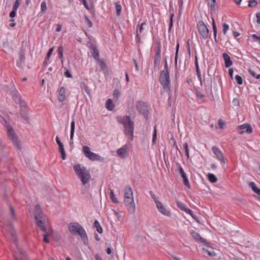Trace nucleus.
I'll list each match as a JSON object with an SVG mask.
<instances>
[{
	"label": "nucleus",
	"instance_id": "obj_43",
	"mask_svg": "<svg viewBox=\"0 0 260 260\" xmlns=\"http://www.w3.org/2000/svg\"><path fill=\"white\" fill-rule=\"evenodd\" d=\"M57 52L59 55V57L60 59L63 58V47L62 46H59L57 49Z\"/></svg>",
	"mask_w": 260,
	"mask_h": 260
},
{
	"label": "nucleus",
	"instance_id": "obj_48",
	"mask_svg": "<svg viewBox=\"0 0 260 260\" xmlns=\"http://www.w3.org/2000/svg\"><path fill=\"white\" fill-rule=\"evenodd\" d=\"M249 73L255 79H258L260 78V74L257 75L255 72L252 70H248Z\"/></svg>",
	"mask_w": 260,
	"mask_h": 260
},
{
	"label": "nucleus",
	"instance_id": "obj_26",
	"mask_svg": "<svg viewBox=\"0 0 260 260\" xmlns=\"http://www.w3.org/2000/svg\"><path fill=\"white\" fill-rule=\"evenodd\" d=\"M75 123L74 120H73L71 123V133H70V145L71 147L73 145V137L75 132Z\"/></svg>",
	"mask_w": 260,
	"mask_h": 260
},
{
	"label": "nucleus",
	"instance_id": "obj_2",
	"mask_svg": "<svg viewBox=\"0 0 260 260\" xmlns=\"http://www.w3.org/2000/svg\"><path fill=\"white\" fill-rule=\"evenodd\" d=\"M73 169L83 185H85L88 182L91 178V175L89 171L85 167H81L80 165L78 164L74 165Z\"/></svg>",
	"mask_w": 260,
	"mask_h": 260
},
{
	"label": "nucleus",
	"instance_id": "obj_19",
	"mask_svg": "<svg viewBox=\"0 0 260 260\" xmlns=\"http://www.w3.org/2000/svg\"><path fill=\"white\" fill-rule=\"evenodd\" d=\"M45 217H46L43 210L41 209L40 206L39 205H37L36 206V210L35 212V219H42Z\"/></svg>",
	"mask_w": 260,
	"mask_h": 260
},
{
	"label": "nucleus",
	"instance_id": "obj_52",
	"mask_svg": "<svg viewBox=\"0 0 260 260\" xmlns=\"http://www.w3.org/2000/svg\"><path fill=\"white\" fill-rule=\"evenodd\" d=\"M20 5V1L19 0H16L13 6V9L17 10L18 8L19 7Z\"/></svg>",
	"mask_w": 260,
	"mask_h": 260
},
{
	"label": "nucleus",
	"instance_id": "obj_46",
	"mask_svg": "<svg viewBox=\"0 0 260 260\" xmlns=\"http://www.w3.org/2000/svg\"><path fill=\"white\" fill-rule=\"evenodd\" d=\"M47 10L46 3L45 1L42 2L41 5V12L44 13Z\"/></svg>",
	"mask_w": 260,
	"mask_h": 260
},
{
	"label": "nucleus",
	"instance_id": "obj_50",
	"mask_svg": "<svg viewBox=\"0 0 260 260\" xmlns=\"http://www.w3.org/2000/svg\"><path fill=\"white\" fill-rule=\"evenodd\" d=\"M178 4H179L178 15H180L181 14V11L183 9V0H178Z\"/></svg>",
	"mask_w": 260,
	"mask_h": 260
},
{
	"label": "nucleus",
	"instance_id": "obj_60",
	"mask_svg": "<svg viewBox=\"0 0 260 260\" xmlns=\"http://www.w3.org/2000/svg\"><path fill=\"white\" fill-rule=\"evenodd\" d=\"M218 124L219 127L222 129L223 128V126L225 125V122L223 121H222V120L219 119L218 120Z\"/></svg>",
	"mask_w": 260,
	"mask_h": 260
},
{
	"label": "nucleus",
	"instance_id": "obj_36",
	"mask_svg": "<svg viewBox=\"0 0 260 260\" xmlns=\"http://www.w3.org/2000/svg\"><path fill=\"white\" fill-rule=\"evenodd\" d=\"M98 71V67L95 66V69H91V71L89 72L90 77L92 79V80L96 79V72Z\"/></svg>",
	"mask_w": 260,
	"mask_h": 260
},
{
	"label": "nucleus",
	"instance_id": "obj_14",
	"mask_svg": "<svg viewBox=\"0 0 260 260\" xmlns=\"http://www.w3.org/2000/svg\"><path fill=\"white\" fill-rule=\"evenodd\" d=\"M191 235L192 237L199 243H201L207 245L209 246L211 245L210 242H208L206 239L203 238L201 235L194 231H192L191 232Z\"/></svg>",
	"mask_w": 260,
	"mask_h": 260
},
{
	"label": "nucleus",
	"instance_id": "obj_56",
	"mask_svg": "<svg viewBox=\"0 0 260 260\" xmlns=\"http://www.w3.org/2000/svg\"><path fill=\"white\" fill-rule=\"evenodd\" d=\"M120 94V92L117 89H115L113 91V95L114 98L118 99Z\"/></svg>",
	"mask_w": 260,
	"mask_h": 260
},
{
	"label": "nucleus",
	"instance_id": "obj_62",
	"mask_svg": "<svg viewBox=\"0 0 260 260\" xmlns=\"http://www.w3.org/2000/svg\"><path fill=\"white\" fill-rule=\"evenodd\" d=\"M149 193H150V195L151 196V197L153 199V200L155 202V204H156V202L158 201L156 199V198L155 197V196L154 193H153V192L152 191H150L149 192Z\"/></svg>",
	"mask_w": 260,
	"mask_h": 260
},
{
	"label": "nucleus",
	"instance_id": "obj_38",
	"mask_svg": "<svg viewBox=\"0 0 260 260\" xmlns=\"http://www.w3.org/2000/svg\"><path fill=\"white\" fill-rule=\"evenodd\" d=\"M216 0H207V5L212 11L215 10Z\"/></svg>",
	"mask_w": 260,
	"mask_h": 260
},
{
	"label": "nucleus",
	"instance_id": "obj_10",
	"mask_svg": "<svg viewBox=\"0 0 260 260\" xmlns=\"http://www.w3.org/2000/svg\"><path fill=\"white\" fill-rule=\"evenodd\" d=\"M125 206L127 207L128 211L131 214L135 212V204L133 197L125 198L124 200Z\"/></svg>",
	"mask_w": 260,
	"mask_h": 260
},
{
	"label": "nucleus",
	"instance_id": "obj_49",
	"mask_svg": "<svg viewBox=\"0 0 260 260\" xmlns=\"http://www.w3.org/2000/svg\"><path fill=\"white\" fill-rule=\"evenodd\" d=\"M56 141L57 144L59 146V151L62 149H64L63 145V144L60 142L59 138L58 136H56Z\"/></svg>",
	"mask_w": 260,
	"mask_h": 260
},
{
	"label": "nucleus",
	"instance_id": "obj_1",
	"mask_svg": "<svg viewBox=\"0 0 260 260\" xmlns=\"http://www.w3.org/2000/svg\"><path fill=\"white\" fill-rule=\"evenodd\" d=\"M118 122L123 125L125 135L126 136L129 137L131 141L133 140L134 123L131 120L130 116L127 115L124 116L120 120H118Z\"/></svg>",
	"mask_w": 260,
	"mask_h": 260
},
{
	"label": "nucleus",
	"instance_id": "obj_57",
	"mask_svg": "<svg viewBox=\"0 0 260 260\" xmlns=\"http://www.w3.org/2000/svg\"><path fill=\"white\" fill-rule=\"evenodd\" d=\"M141 38L139 34L138 28L136 30V41L137 43H141Z\"/></svg>",
	"mask_w": 260,
	"mask_h": 260
},
{
	"label": "nucleus",
	"instance_id": "obj_13",
	"mask_svg": "<svg viewBox=\"0 0 260 260\" xmlns=\"http://www.w3.org/2000/svg\"><path fill=\"white\" fill-rule=\"evenodd\" d=\"M212 150L213 153L216 156V158L220 161L221 164L224 165L225 162L224 155L219 148L217 146H214L212 147Z\"/></svg>",
	"mask_w": 260,
	"mask_h": 260
},
{
	"label": "nucleus",
	"instance_id": "obj_64",
	"mask_svg": "<svg viewBox=\"0 0 260 260\" xmlns=\"http://www.w3.org/2000/svg\"><path fill=\"white\" fill-rule=\"evenodd\" d=\"M256 22L258 24H260V13L258 12L256 14Z\"/></svg>",
	"mask_w": 260,
	"mask_h": 260
},
{
	"label": "nucleus",
	"instance_id": "obj_12",
	"mask_svg": "<svg viewBox=\"0 0 260 260\" xmlns=\"http://www.w3.org/2000/svg\"><path fill=\"white\" fill-rule=\"evenodd\" d=\"M11 94L16 104H18L20 106L25 103L24 100L22 99L18 91L15 88L11 90Z\"/></svg>",
	"mask_w": 260,
	"mask_h": 260
},
{
	"label": "nucleus",
	"instance_id": "obj_15",
	"mask_svg": "<svg viewBox=\"0 0 260 260\" xmlns=\"http://www.w3.org/2000/svg\"><path fill=\"white\" fill-rule=\"evenodd\" d=\"M178 170L180 175L181 176L183 179V182L184 185L188 188L190 189L191 186L189 183V180L187 177L186 174L185 173L183 169L181 166H179L178 168Z\"/></svg>",
	"mask_w": 260,
	"mask_h": 260
},
{
	"label": "nucleus",
	"instance_id": "obj_37",
	"mask_svg": "<svg viewBox=\"0 0 260 260\" xmlns=\"http://www.w3.org/2000/svg\"><path fill=\"white\" fill-rule=\"evenodd\" d=\"M109 198L114 203L117 204L119 203V201L115 196L114 191L111 189H110Z\"/></svg>",
	"mask_w": 260,
	"mask_h": 260
},
{
	"label": "nucleus",
	"instance_id": "obj_24",
	"mask_svg": "<svg viewBox=\"0 0 260 260\" xmlns=\"http://www.w3.org/2000/svg\"><path fill=\"white\" fill-rule=\"evenodd\" d=\"M194 64H195V67H196L197 75L199 80L200 81V85L202 86L203 84V82H202V77H201V72H200L199 64H198V58H197V56H196V57H195V63Z\"/></svg>",
	"mask_w": 260,
	"mask_h": 260
},
{
	"label": "nucleus",
	"instance_id": "obj_18",
	"mask_svg": "<svg viewBox=\"0 0 260 260\" xmlns=\"http://www.w3.org/2000/svg\"><path fill=\"white\" fill-rule=\"evenodd\" d=\"M156 207L158 211L163 215L170 217L171 216L170 212L168 210L160 201H157L156 204Z\"/></svg>",
	"mask_w": 260,
	"mask_h": 260
},
{
	"label": "nucleus",
	"instance_id": "obj_42",
	"mask_svg": "<svg viewBox=\"0 0 260 260\" xmlns=\"http://www.w3.org/2000/svg\"><path fill=\"white\" fill-rule=\"evenodd\" d=\"M156 138H157V131L156 127H154V130L153 132V135H152V144H155L156 143Z\"/></svg>",
	"mask_w": 260,
	"mask_h": 260
},
{
	"label": "nucleus",
	"instance_id": "obj_4",
	"mask_svg": "<svg viewBox=\"0 0 260 260\" xmlns=\"http://www.w3.org/2000/svg\"><path fill=\"white\" fill-rule=\"evenodd\" d=\"M159 81L164 89L170 90L171 80L169 71H161L160 72Z\"/></svg>",
	"mask_w": 260,
	"mask_h": 260
},
{
	"label": "nucleus",
	"instance_id": "obj_32",
	"mask_svg": "<svg viewBox=\"0 0 260 260\" xmlns=\"http://www.w3.org/2000/svg\"><path fill=\"white\" fill-rule=\"evenodd\" d=\"M248 185L254 192L260 196V188H258L256 186V184L254 182H249Z\"/></svg>",
	"mask_w": 260,
	"mask_h": 260
},
{
	"label": "nucleus",
	"instance_id": "obj_61",
	"mask_svg": "<svg viewBox=\"0 0 260 260\" xmlns=\"http://www.w3.org/2000/svg\"><path fill=\"white\" fill-rule=\"evenodd\" d=\"M59 151L61 153L62 159L63 160H65L66 159V154L64 149L60 150Z\"/></svg>",
	"mask_w": 260,
	"mask_h": 260
},
{
	"label": "nucleus",
	"instance_id": "obj_41",
	"mask_svg": "<svg viewBox=\"0 0 260 260\" xmlns=\"http://www.w3.org/2000/svg\"><path fill=\"white\" fill-rule=\"evenodd\" d=\"M106 245L107 246L106 249L105 250L107 253L109 255H111L112 256L114 254V251L113 249L109 246V244L108 243H106Z\"/></svg>",
	"mask_w": 260,
	"mask_h": 260
},
{
	"label": "nucleus",
	"instance_id": "obj_45",
	"mask_svg": "<svg viewBox=\"0 0 260 260\" xmlns=\"http://www.w3.org/2000/svg\"><path fill=\"white\" fill-rule=\"evenodd\" d=\"M235 78L238 85H242L243 84V79L241 76L236 75Z\"/></svg>",
	"mask_w": 260,
	"mask_h": 260
},
{
	"label": "nucleus",
	"instance_id": "obj_58",
	"mask_svg": "<svg viewBox=\"0 0 260 260\" xmlns=\"http://www.w3.org/2000/svg\"><path fill=\"white\" fill-rule=\"evenodd\" d=\"M64 76L67 78H72L73 76L70 71L68 69L66 70V71L64 72Z\"/></svg>",
	"mask_w": 260,
	"mask_h": 260
},
{
	"label": "nucleus",
	"instance_id": "obj_3",
	"mask_svg": "<svg viewBox=\"0 0 260 260\" xmlns=\"http://www.w3.org/2000/svg\"><path fill=\"white\" fill-rule=\"evenodd\" d=\"M70 232L74 235H79L81 239L84 241H87V236L85 231L83 227L78 222L71 223L69 225Z\"/></svg>",
	"mask_w": 260,
	"mask_h": 260
},
{
	"label": "nucleus",
	"instance_id": "obj_21",
	"mask_svg": "<svg viewBox=\"0 0 260 260\" xmlns=\"http://www.w3.org/2000/svg\"><path fill=\"white\" fill-rule=\"evenodd\" d=\"M179 49V43H177V45H176V48L175 62H174V66H175V68L176 69L175 74L176 79L177 78L178 76H179V71L177 69V59H178V57Z\"/></svg>",
	"mask_w": 260,
	"mask_h": 260
},
{
	"label": "nucleus",
	"instance_id": "obj_34",
	"mask_svg": "<svg viewBox=\"0 0 260 260\" xmlns=\"http://www.w3.org/2000/svg\"><path fill=\"white\" fill-rule=\"evenodd\" d=\"M207 178L208 179V180L211 182V183H215L217 181V177L215 176V175L213 174H212V173H209L208 174H207Z\"/></svg>",
	"mask_w": 260,
	"mask_h": 260
},
{
	"label": "nucleus",
	"instance_id": "obj_11",
	"mask_svg": "<svg viewBox=\"0 0 260 260\" xmlns=\"http://www.w3.org/2000/svg\"><path fill=\"white\" fill-rule=\"evenodd\" d=\"M82 151L85 156L90 160H98V154L91 152L90 148L87 146H83L82 147Z\"/></svg>",
	"mask_w": 260,
	"mask_h": 260
},
{
	"label": "nucleus",
	"instance_id": "obj_54",
	"mask_svg": "<svg viewBox=\"0 0 260 260\" xmlns=\"http://www.w3.org/2000/svg\"><path fill=\"white\" fill-rule=\"evenodd\" d=\"M251 37L253 39V41L255 42H257L260 45V37L257 36L256 34H253L251 35Z\"/></svg>",
	"mask_w": 260,
	"mask_h": 260
},
{
	"label": "nucleus",
	"instance_id": "obj_9",
	"mask_svg": "<svg viewBox=\"0 0 260 260\" xmlns=\"http://www.w3.org/2000/svg\"><path fill=\"white\" fill-rule=\"evenodd\" d=\"M99 66L100 68L101 71H102L104 76L107 77H109L111 74V70L107 64L106 61L103 59L99 57Z\"/></svg>",
	"mask_w": 260,
	"mask_h": 260
},
{
	"label": "nucleus",
	"instance_id": "obj_63",
	"mask_svg": "<svg viewBox=\"0 0 260 260\" xmlns=\"http://www.w3.org/2000/svg\"><path fill=\"white\" fill-rule=\"evenodd\" d=\"M207 252L209 256H213L216 255V253L213 249H211L210 250H207Z\"/></svg>",
	"mask_w": 260,
	"mask_h": 260
},
{
	"label": "nucleus",
	"instance_id": "obj_31",
	"mask_svg": "<svg viewBox=\"0 0 260 260\" xmlns=\"http://www.w3.org/2000/svg\"><path fill=\"white\" fill-rule=\"evenodd\" d=\"M133 197L132 189L129 185H126L124 187V198Z\"/></svg>",
	"mask_w": 260,
	"mask_h": 260
},
{
	"label": "nucleus",
	"instance_id": "obj_6",
	"mask_svg": "<svg viewBox=\"0 0 260 260\" xmlns=\"http://www.w3.org/2000/svg\"><path fill=\"white\" fill-rule=\"evenodd\" d=\"M197 27L200 36L203 39L205 40L210 37L209 29L203 21H199Z\"/></svg>",
	"mask_w": 260,
	"mask_h": 260
},
{
	"label": "nucleus",
	"instance_id": "obj_20",
	"mask_svg": "<svg viewBox=\"0 0 260 260\" xmlns=\"http://www.w3.org/2000/svg\"><path fill=\"white\" fill-rule=\"evenodd\" d=\"M35 220L36 221L37 225L40 228V230L44 232H47V229L45 227L46 217L43 218L42 219L41 218Z\"/></svg>",
	"mask_w": 260,
	"mask_h": 260
},
{
	"label": "nucleus",
	"instance_id": "obj_30",
	"mask_svg": "<svg viewBox=\"0 0 260 260\" xmlns=\"http://www.w3.org/2000/svg\"><path fill=\"white\" fill-rule=\"evenodd\" d=\"M212 28H213V36H214V41L216 44H218V41L217 39V26H216L215 20L213 18H212Z\"/></svg>",
	"mask_w": 260,
	"mask_h": 260
},
{
	"label": "nucleus",
	"instance_id": "obj_59",
	"mask_svg": "<svg viewBox=\"0 0 260 260\" xmlns=\"http://www.w3.org/2000/svg\"><path fill=\"white\" fill-rule=\"evenodd\" d=\"M16 10L13 9L12 11L10 13L9 16L10 17L13 18L16 15Z\"/></svg>",
	"mask_w": 260,
	"mask_h": 260
},
{
	"label": "nucleus",
	"instance_id": "obj_35",
	"mask_svg": "<svg viewBox=\"0 0 260 260\" xmlns=\"http://www.w3.org/2000/svg\"><path fill=\"white\" fill-rule=\"evenodd\" d=\"M115 7L116 9V15L119 16L121 14L122 7L119 2H116L115 3Z\"/></svg>",
	"mask_w": 260,
	"mask_h": 260
},
{
	"label": "nucleus",
	"instance_id": "obj_25",
	"mask_svg": "<svg viewBox=\"0 0 260 260\" xmlns=\"http://www.w3.org/2000/svg\"><path fill=\"white\" fill-rule=\"evenodd\" d=\"M66 89L64 87H61L58 92V100L59 102H62L64 101L66 99Z\"/></svg>",
	"mask_w": 260,
	"mask_h": 260
},
{
	"label": "nucleus",
	"instance_id": "obj_29",
	"mask_svg": "<svg viewBox=\"0 0 260 260\" xmlns=\"http://www.w3.org/2000/svg\"><path fill=\"white\" fill-rule=\"evenodd\" d=\"M25 59V52L23 49H21L19 53V59L17 62L18 67L22 66V63H24Z\"/></svg>",
	"mask_w": 260,
	"mask_h": 260
},
{
	"label": "nucleus",
	"instance_id": "obj_22",
	"mask_svg": "<svg viewBox=\"0 0 260 260\" xmlns=\"http://www.w3.org/2000/svg\"><path fill=\"white\" fill-rule=\"evenodd\" d=\"M238 127L240 130H245V132L248 134L252 133L253 129L250 124L245 123L242 125H239Z\"/></svg>",
	"mask_w": 260,
	"mask_h": 260
},
{
	"label": "nucleus",
	"instance_id": "obj_33",
	"mask_svg": "<svg viewBox=\"0 0 260 260\" xmlns=\"http://www.w3.org/2000/svg\"><path fill=\"white\" fill-rule=\"evenodd\" d=\"M114 105L111 99H108L106 102V107L109 111H113L114 108Z\"/></svg>",
	"mask_w": 260,
	"mask_h": 260
},
{
	"label": "nucleus",
	"instance_id": "obj_17",
	"mask_svg": "<svg viewBox=\"0 0 260 260\" xmlns=\"http://www.w3.org/2000/svg\"><path fill=\"white\" fill-rule=\"evenodd\" d=\"M128 147L126 145H123L117 150V154L121 158H124L127 156Z\"/></svg>",
	"mask_w": 260,
	"mask_h": 260
},
{
	"label": "nucleus",
	"instance_id": "obj_55",
	"mask_svg": "<svg viewBox=\"0 0 260 260\" xmlns=\"http://www.w3.org/2000/svg\"><path fill=\"white\" fill-rule=\"evenodd\" d=\"M173 17H174V13H172L170 15V22H169V28L171 29L173 25Z\"/></svg>",
	"mask_w": 260,
	"mask_h": 260
},
{
	"label": "nucleus",
	"instance_id": "obj_39",
	"mask_svg": "<svg viewBox=\"0 0 260 260\" xmlns=\"http://www.w3.org/2000/svg\"><path fill=\"white\" fill-rule=\"evenodd\" d=\"M176 205L178 208H179L182 211H185L187 207L181 202H177Z\"/></svg>",
	"mask_w": 260,
	"mask_h": 260
},
{
	"label": "nucleus",
	"instance_id": "obj_5",
	"mask_svg": "<svg viewBox=\"0 0 260 260\" xmlns=\"http://www.w3.org/2000/svg\"><path fill=\"white\" fill-rule=\"evenodd\" d=\"M136 107L139 114L143 115L146 119L149 118L148 105L146 102L141 101H138L136 103Z\"/></svg>",
	"mask_w": 260,
	"mask_h": 260
},
{
	"label": "nucleus",
	"instance_id": "obj_23",
	"mask_svg": "<svg viewBox=\"0 0 260 260\" xmlns=\"http://www.w3.org/2000/svg\"><path fill=\"white\" fill-rule=\"evenodd\" d=\"M222 57L224 61L225 67L226 68H229L233 64V61L228 53H223Z\"/></svg>",
	"mask_w": 260,
	"mask_h": 260
},
{
	"label": "nucleus",
	"instance_id": "obj_53",
	"mask_svg": "<svg viewBox=\"0 0 260 260\" xmlns=\"http://www.w3.org/2000/svg\"><path fill=\"white\" fill-rule=\"evenodd\" d=\"M222 26H223V29H222L223 33L224 35H226L227 31L229 29V26L228 24L224 23L223 24Z\"/></svg>",
	"mask_w": 260,
	"mask_h": 260
},
{
	"label": "nucleus",
	"instance_id": "obj_8",
	"mask_svg": "<svg viewBox=\"0 0 260 260\" xmlns=\"http://www.w3.org/2000/svg\"><path fill=\"white\" fill-rule=\"evenodd\" d=\"M19 109L20 117L27 123H30V119L28 116V107L26 103L21 105Z\"/></svg>",
	"mask_w": 260,
	"mask_h": 260
},
{
	"label": "nucleus",
	"instance_id": "obj_44",
	"mask_svg": "<svg viewBox=\"0 0 260 260\" xmlns=\"http://www.w3.org/2000/svg\"><path fill=\"white\" fill-rule=\"evenodd\" d=\"M194 90H195V94L198 99L201 100V99H203V98H204L205 95L202 94L201 92V91H200L199 90H198L197 89H194Z\"/></svg>",
	"mask_w": 260,
	"mask_h": 260
},
{
	"label": "nucleus",
	"instance_id": "obj_40",
	"mask_svg": "<svg viewBox=\"0 0 260 260\" xmlns=\"http://www.w3.org/2000/svg\"><path fill=\"white\" fill-rule=\"evenodd\" d=\"M184 212L190 215L194 220L198 221L197 217L193 214V211L191 209L187 207Z\"/></svg>",
	"mask_w": 260,
	"mask_h": 260
},
{
	"label": "nucleus",
	"instance_id": "obj_28",
	"mask_svg": "<svg viewBox=\"0 0 260 260\" xmlns=\"http://www.w3.org/2000/svg\"><path fill=\"white\" fill-rule=\"evenodd\" d=\"M89 47L90 48V56L98 60V49L96 47L91 44Z\"/></svg>",
	"mask_w": 260,
	"mask_h": 260
},
{
	"label": "nucleus",
	"instance_id": "obj_51",
	"mask_svg": "<svg viewBox=\"0 0 260 260\" xmlns=\"http://www.w3.org/2000/svg\"><path fill=\"white\" fill-rule=\"evenodd\" d=\"M146 25V22H142L140 25L138 26V30L140 34L142 33L144 30L143 26Z\"/></svg>",
	"mask_w": 260,
	"mask_h": 260
},
{
	"label": "nucleus",
	"instance_id": "obj_7",
	"mask_svg": "<svg viewBox=\"0 0 260 260\" xmlns=\"http://www.w3.org/2000/svg\"><path fill=\"white\" fill-rule=\"evenodd\" d=\"M7 134L10 139L13 142L14 145L18 149H21V143L19 142L17 137L16 136L15 133L11 127L7 128Z\"/></svg>",
	"mask_w": 260,
	"mask_h": 260
},
{
	"label": "nucleus",
	"instance_id": "obj_27",
	"mask_svg": "<svg viewBox=\"0 0 260 260\" xmlns=\"http://www.w3.org/2000/svg\"><path fill=\"white\" fill-rule=\"evenodd\" d=\"M161 56H154L153 69L155 72L159 70Z\"/></svg>",
	"mask_w": 260,
	"mask_h": 260
},
{
	"label": "nucleus",
	"instance_id": "obj_16",
	"mask_svg": "<svg viewBox=\"0 0 260 260\" xmlns=\"http://www.w3.org/2000/svg\"><path fill=\"white\" fill-rule=\"evenodd\" d=\"M18 251V254H15L13 255L14 260H27L26 253L22 249L18 247L16 245Z\"/></svg>",
	"mask_w": 260,
	"mask_h": 260
},
{
	"label": "nucleus",
	"instance_id": "obj_47",
	"mask_svg": "<svg viewBox=\"0 0 260 260\" xmlns=\"http://www.w3.org/2000/svg\"><path fill=\"white\" fill-rule=\"evenodd\" d=\"M257 5V2L256 0H249L248 1V5L249 7L252 8L256 7Z\"/></svg>",
	"mask_w": 260,
	"mask_h": 260
}]
</instances>
